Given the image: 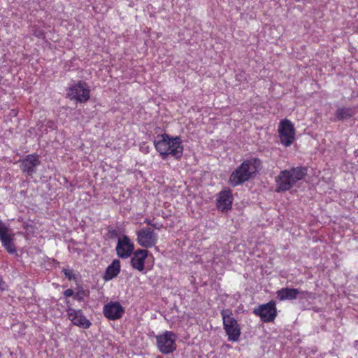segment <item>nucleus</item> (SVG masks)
I'll return each mask as SVG.
<instances>
[{"label":"nucleus","instance_id":"nucleus-26","mask_svg":"<svg viewBox=\"0 0 358 358\" xmlns=\"http://www.w3.org/2000/svg\"><path fill=\"white\" fill-rule=\"evenodd\" d=\"M3 282L1 279V278H0V289H3Z\"/></svg>","mask_w":358,"mask_h":358},{"label":"nucleus","instance_id":"nucleus-25","mask_svg":"<svg viewBox=\"0 0 358 358\" xmlns=\"http://www.w3.org/2000/svg\"><path fill=\"white\" fill-rule=\"evenodd\" d=\"M144 223H145L146 224L150 225V226L154 225L153 222L151 220L148 219V218H146L144 220Z\"/></svg>","mask_w":358,"mask_h":358},{"label":"nucleus","instance_id":"nucleus-15","mask_svg":"<svg viewBox=\"0 0 358 358\" xmlns=\"http://www.w3.org/2000/svg\"><path fill=\"white\" fill-rule=\"evenodd\" d=\"M131 258V266L134 269L143 272L145 269V259L148 255V250L145 249H138Z\"/></svg>","mask_w":358,"mask_h":358},{"label":"nucleus","instance_id":"nucleus-2","mask_svg":"<svg viewBox=\"0 0 358 358\" xmlns=\"http://www.w3.org/2000/svg\"><path fill=\"white\" fill-rule=\"evenodd\" d=\"M306 174L307 169L303 166L281 171L275 178V192L280 193L291 189L297 182L303 180Z\"/></svg>","mask_w":358,"mask_h":358},{"label":"nucleus","instance_id":"nucleus-6","mask_svg":"<svg viewBox=\"0 0 358 358\" xmlns=\"http://www.w3.org/2000/svg\"><path fill=\"white\" fill-rule=\"evenodd\" d=\"M67 96L71 100L85 103L90 98V90L85 82L79 80L69 87Z\"/></svg>","mask_w":358,"mask_h":358},{"label":"nucleus","instance_id":"nucleus-22","mask_svg":"<svg viewBox=\"0 0 358 358\" xmlns=\"http://www.w3.org/2000/svg\"><path fill=\"white\" fill-rule=\"evenodd\" d=\"M62 273L69 280H74L76 278V275L72 269L64 268L62 269Z\"/></svg>","mask_w":358,"mask_h":358},{"label":"nucleus","instance_id":"nucleus-11","mask_svg":"<svg viewBox=\"0 0 358 358\" xmlns=\"http://www.w3.org/2000/svg\"><path fill=\"white\" fill-rule=\"evenodd\" d=\"M67 305V316L71 322L80 328L89 329L92 325L91 322L86 318L81 310H76L71 307L69 301H66Z\"/></svg>","mask_w":358,"mask_h":358},{"label":"nucleus","instance_id":"nucleus-3","mask_svg":"<svg viewBox=\"0 0 358 358\" xmlns=\"http://www.w3.org/2000/svg\"><path fill=\"white\" fill-rule=\"evenodd\" d=\"M262 165V161L257 157L244 160L231 174L230 184L236 187L254 177Z\"/></svg>","mask_w":358,"mask_h":358},{"label":"nucleus","instance_id":"nucleus-7","mask_svg":"<svg viewBox=\"0 0 358 358\" xmlns=\"http://www.w3.org/2000/svg\"><path fill=\"white\" fill-rule=\"evenodd\" d=\"M253 313L256 316L259 317L263 322H272L277 317L276 303L275 301L271 300L266 303L259 305L254 308Z\"/></svg>","mask_w":358,"mask_h":358},{"label":"nucleus","instance_id":"nucleus-1","mask_svg":"<svg viewBox=\"0 0 358 358\" xmlns=\"http://www.w3.org/2000/svg\"><path fill=\"white\" fill-rule=\"evenodd\" d=\"M154 145L163 159L169 155L179 159L182 155L183 145L180 136L173 137L167 134L158 135L154 141Z\"/></svg>","mask_w":358,"mask_h":358},{"label":"nucleus","instance_id":"nucleus-8","mask_svg":"<svg viewBox=\"0 0 358 358\" xmlns=\"http://www.w3.org/2000/svg\"><path fill=\"white\" fill-rule=\"evenodd\" d=\"M278 131L281 143L285 147L290 146L295 138V129L292 122L287 119L282 120Z\"/></svg>","mask_w":358,"mask_h":358},{"label":"nucleus","instance_id":"nucleus-16","mask_svg":"<svg viewBox=\"0 0 358 358\" xmlns=\"http://www.w3.org/2000/svg\"><path fill=\"white\" fill-rule=\"evenodd\" d=\"M233 196L229 189L220 192L217 199V208L222 212L228 211L231 208Z\"/></svg>","mask_w":358,"mask_h":358},{"label":"nucleus","instance_id":"nucleus-19","mask_svg":"<svg viewBox=\"0 0 358 358\" xmlns=\"http://www.w3.org/2000/svg\"><path fill=\"white\" fill-rule=\"evenodd\" d=\"M14 234L8 229V227L0 220V241H5L6 238H12Z\"/></svg>","mask_w":358,"mask_h":358},{"label":"nucleus","instance_id":"nucleus-13","mask_svg":"<svg viewBox=\"0 0 358 358\" xmlns=\"http://www.w3.org/2000/svg\"><path fill=\"white\" fill-rule=\"evenodd\" d=\"M19 162L20 169L28 176H32L36 172L37 166L41 164L39 156L36 154L28 155Z\"/></svg>","mask_w":358,"mask_h":358},{"label":"nucleus","instance_id":"nucleus-20","mask_svg":"<svg viewBox=\"0 0 358 358\" xmlns=\"http://www.w3.org/2000/svg\"><path fill=\"white\" fill-rule=\"evenodd\" d=\"M1 242L3 247L9 254H14L16 252V248L14 244V236L6 238L5 241H2Z\"/></svg>","mask_w":358,"mask_h":358},{"label":"nucleus","instance_id":"nucleus-18","mask_svg":"<svg viewBox=\"0 0 358 358\" xmlns=\"http://www.w3.org/2000/svg\"><path fill=\"white\" fill-rule=\"evenodd\" d=\"M355 114V109L352 107H339L335 112L336 120H343L352 117Z\"/></svg>","mask_w":358,"mask_h":358},{"label":"nucleus","instance_id":"nucleus-27","mask_svg":"<svg viewBox=\"0 0 358 358\" xmlns=\"http://www.w3.org/2000/svg\"><path fill=\"white\" fill-rule=\"evenodd\" d=\"M152 227H153L155 229H158L160 228V227L158 226L157 224H155V223H154V225H152Z\"/></svg>","mask_w":358,"mask_h":358},{"label":"nucleus","instance_id":"nucleus-14","mask_svg":"<svg viewBox=\"0 0 358 358\" xmlns=\"http://www.w3.org/2000/svg\"><path fill=\"white\" fill-rule=\"evenodd\" d=\"M124 313V308L118 302H109L103 306V309L104 316L111 320L121 318Z\"/></svg>","mask_w":358,"mask_h":358},{"label":"nucleus","instance_id":"nucleus-21","mask_svg":"<svg viewBox=\"0 0 358 358\" xmlns=\"http://www.w3.org/2000/svg\"><path fill=\"white\" fill-rule=\"evenodd\" d=\"M31 31L36 37L43 39L45 38V34L41 28L34 25L31 27Z\"/></svg>","mask_w":358,"mask_h":358},{"label":"nucleus","instance_id":"nucleus-10","mask_svg":"<svg viewBox=\"0 0 358 358\" xmlns=\"http://www.w3.org/2000/svg\"><path fill=\"white\" fill-rule=\"evenodd\" d=\"M277 299L279 301L294 300L298 297L307 299L312 297V293L308 291H301L296 288L285 287L276 292Z\"/></svg>","mask_w":358,"mask_h":358},{"label":"nucleus","instance_id":"nucleus-4","mask_svg":"<svg viewBox=\"0 0 358 358\" xmlns=\"http://www.w3.org/2000/svg\"><path fill=\"white\" fill-rule=\"evenodd\" d=\"M224 329L229 341H238L241 336V328L237 320L233 317L231 310L224 309L221 311Z\"/></svg>","mask_w":358,"mask_h":358},{"label":"nucleus","instance_id":"nucleus-5","mask_svg":"<svg viewBox=\"0 0 358 358\" xmlns=\"http://www.w3.org/2000/svg\"><path fill=\"white\" fill-rule=\"evenodd\" d=\"M155 338L157 348L162 354H170L176 350L177 336L173 331H165Z\"/></svg>","mask_w":358,"mask_h":358},{"label":"nucleus","instance_id":"nucleus-12","mask_svg":"<svg viewBox=\"0 0 358 358\" xmlns=\"http://www.w3.org/2000/svg\"><path fill=\"white\" fill-rule=\"evenodd\" d=\"M115 250L119 257L126 259L134 252V245L127 236L123 235L118 238Z\"/></svg>","mask_w":358,"mask_h":358},{"label":"nucleus","instance_id":"nucleus-17","mask_svg":"<svg viewBox=\"0 0 358 358\" xmlns=\"http://www.w3.org/2000/svg\"><path fill=\"white\" fill-rule=\"evenodd\" d=\"M120 271V262L118 259H114L111 264H110L105 273V279L109 280L116 277Z\"/></svg>","mask_w":358,"mask_h":358},{"label":"nucleus","instance_id":"nucleus-9","mask_svg":"<svg viewBox=\"0 0 358 358\" xmlns=\"http://www.w3.org/2000/svg\"><path fill=\"white\" fill-rule=\"evenodd\" d=\"M136 241L139 245L145 248L155 246L157 243V235L154 229L150 227H143L136 232Z\"/></svg>","mask_w":358,"mask_h":358},{"label":"nucleus","instance_id":"nucleus-24","mask_svg":"<svg viewBox=\"0 0 358 358\" xmlns=\"http://www.w3.org/2000/svg\"><path fill=\"white\" fill-rule=\"evenodd\" d=\"M64 295L66 297H70L74 295V292L71 289H67L64 292Z\"/></svg>","mask_w":358,"mask_h":358},{"label":"nucleus","instance_id":"nucleus-23","mask_svg":"<svg viewBox=\"0 0 358 358\" xmlns=\"http://www.w3.org/2000/svg\"><path fill=\"white\" fill-rule=\"evenodd\" d=\"M84 295H85L84 291L81 290V291L76 292L73 295V298H74V299H76L78 301H83L84 300Z\"/></svg>","mask_w":358,"mask_h":358}]
</instances>
